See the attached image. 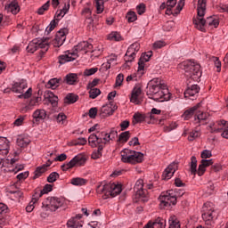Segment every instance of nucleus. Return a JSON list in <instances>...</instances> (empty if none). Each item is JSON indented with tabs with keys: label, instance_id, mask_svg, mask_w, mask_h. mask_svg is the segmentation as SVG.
I'll return each instance as SVG.
<instances>
[{
	"label": "nucleus",
	"instance_id": "5",
	"mask_svg": "<svg viewBox=\"0 0 228 228\" xmlns=\"http://www.w3.org/2000/svg\"><path fill=\"white\" fill-rule=\"evenodd\" d=\"M193 24L195 26L196 29H199V31H206V28L204 26H214V28H218L220 26V21L218 19L209 16L205 20L204 18H196L193 19Z\"/></svg>",
	"mask_w": 228,
	"mask_h": 228
},
{
	"label": "nucleus",
	"instance_id": "63",
	"mask_svg": "<svg viewBox=\"0 0 228 228\" xmlns=\"http://www.w3.org/2000/svg\"><path fill=\"white\" fill-rule=\"evenodd\" d=\"M122 83H124V74L120 73L116 77V86H121Z\"/></svg>",
	"mask_w": 228,
	"mask_h": 228
},
{
	"label": "nucleus",
	"instance_id": "54",
	"mask_svg": "<svg viewBox=\"0 0 228 228\" xmlns=\"http://www.w3.org/2000/svg\"><path fill=\"white\" fill-rule=\"evenodd\" d=\"M191 172H197V158L195 156H192L191 158Z\"/></svg>",
	"mask_w": 228,
	"mask_h": 228
},
{
	"label": "nucleus",
	"instance_id": "48",
	"mask_svg": "<svg viewBox=\"0 0 228 228\" xmlns=\"http://www.w3.org/2000/svg\"><path fill=\"white\" fill-rule=\"evenodd\" d=\"M95 6L97 13H102L104 12V0H95Z\"/></svg>",
	"mask_w": 228,
	"mask_h": 228
},
{
	"label": "nucleus",
	"instance_id": "26",
	"mask_svg": "<svg viewBox=\"0 0 228 228\" xmlns=\"http://www.w3.org/2000/svg\"><path fill=\"white\" fill-rule=\"evenodd\" d=\"M10 146L8 145V142L4 141V138L0 137V159H3L4 156H8V152Z\"/></svg>",
	"mask_w": 228,
	"mask_h": 228
},
{
	"label": "nucleus",
	"instance_id": "32",
	"mask_svg": "<svg viewBox=\"0 0 228 228\" xmlns=\"http://www.w3.org/2000/svg\"><path fill=\"white\" fill-rule=\"evenodd\" d=\"M95 134L101 145H106L107 143H109L108 133L102 131V132H96Z\"/></svg>",
	"mask_w": 228,
	"mask_h": 228
},
{
	"label": "nucleus",
	"instance_id": "14",
	"mask_svg": "<svg viewBox=\"0 0 228 228\" xmlns=\"http://www.w3.org/2000/svg\"><path fill=\"white\" fill-rule=\"evenodd\" d=\"M63 17H65V14H63V12L61 10L57 11L54 15V19L50 22V24L45 28V35H49V33H51V31H53L54 28H56L58 22H60V20H61Z\"/></svg>",
	"mask_w": 228,
	"mask_h": 228
},
{
	"label": "nucleus",
	"instance_id": "42",
	"mask_svg": "<svg viewBox=\"0 0 228 228\" xmlns=\"http://www.w3.org/2000/svg\"><path fill=\"white\" fill-rule=\"evenodd\" d=\"M29 142H30L29 139L20 136V137H18L16 143H17L18 147L24 148V147H28V145H29Z\"/></svg>",
	"mask_w": 228,
	"mask_h": 228
},
{
	"label": "nucleus",
	"instance_id": "56",
	"mask_svg": "<svg viewBox=\"0 0 228 228\" xmlns=\"http://www.w3.org/2000/svg\"><path fill=\"white\" fill-rule=\"evenodd\" d=\"M59 177H60V175L58 173L53 172L47 177V181L48 183H54Z\"/></svg>",
	"mask_w": 228,
	"mask_h": 228
},
{
	"label": "nucleus",
	"instance_id": "35",
	"mask_svg": "<svg viewBox=\"0 0 228 228\" xmlns=\"http://www.w3.org/2000/svg\"><path fill=\"white\" fill-rule=\"evenodd\" d=\"M135 124H142V122H147V118H149L148 114H142L140 112H136L133 117Z\"/></svg>",
	"mask_w": 228,
	"mask_h": 228
},
{
	"label": "nucleus",
	"instance_id": "3",
	"mask_svg": "<svg viewBox=\"0 0 228 228\" xmlns=\"http://www.w3.org/2000/svg\"><path fill=\"white\" fill-rule=\"evenodd\" d=\"M96 193L102 195V199H110V197H117L122 193V185L119 183L100 184L96 188Z\"/></svg>",
	"mask_w": 228,
	"mask_h": 228
},
{
	"label": "nucleus",
	"instance_id": "20",
	"mask_svg": "<svg viewBox=\"0 0 228 228\" xmlns=\"http://www.w3.org/2000/svg\"><path fill=\"white\" fill-rule=\"evenodd\" d=\"M208 113L204 111H200V110L198 109V112L196 113L194 117V123L198 124V126H206V120H208Z\"/></svg>",
	"mask_w": 228,
	"mask_h": 228
},
{
	"label": "nucleus",
	"instance_id": "43",
	"mask_svg": "<svg viewBox=\"0 0 228 228\" xmlns=\"http://www.w3.org/2000/svg\"><path fill=\"white\" fill-rule=\"evenodd\" d=\"M111 65L112 66L117 65V55H115V54H111L110 56H109V59H108L107 63L105 65L107 70L111 69Z\"/></svg>",
	"mask_w": 228,
	"mask_h": 228
},
{
	"label": "nucleus",
	"instance_id": "34",
	"mask_svg": "<svg viewBox=\"0 0 228 228\" xmlns=\"http://www.w3.org/2000/svg\"><path fill=\"white\" fill-rule=\"evenodd\" d=\"M88 143L93 149H95V147H99V145H101V142H99V139L96 134H91L89 135Z\"/></svg>",
	"mask_w": 228,
	"mask_h": 228
},
{
	"label": "nucleus",
	"instance_id": "22",
	"mask_svg": "<svg viewBox=\"0 0 228 228\" xmlns=\"http://www.w3.org/2000/svg\"><path fill=\"white\" fill-rule=\"evenodd\" d=\"M200 92V87L198 85H191L184 92V97L190 99L191 97H195L197 94Z\"/></svg>",
	"mask_w": 228,
	"mask_h": 228
},
{
	"label": "nucleus",
	"instance_id": "6",
	"mask_svg": "<svg viewBox=\"0 0 228 228\" xmlns=\"http://www.w3.org/2000/svg\"><path fill=\"white\" fill-rule=\"evenodd\" d=\"M136 202H147L149 200V192L143 189V181L139 179L134 187Z\"/></svg>",
	"mask_w": 228,
	"mask_h": 228
},
{
	"label": "nucleus",
	"instance_id": "31",
	"mask_svg": "<svg viewBox=\"0 0 228 228\" xmlns=\"http://www.w3.org/2000/svg\"><path fill=\"white\" fill-rule=\"evenodd\" d=\"M61 84V78H52L50 79L45 86L46 88H51L52 90H56L58 88V86H60V85Z\"/></svg>",
	"mask_w": 228,
	"mask_h": 228
},
{
	"label": "nucleus",
	"instance_id": "10",
	"mask_svg": "<svg viewBox=\"0 0 228 228\" xmlns=\"http://www.w3.org/2000/svg\"><path fill=\"white\" fill-rule=\"evenodd\" d=\"M172 191L162 192L159 198L160 202L159 206L162 208H170V206H175L177 204V199L175 196H172Z\"/></svg>",
	"mask_w": 228,
	"mask_h": 228
},
{
	"label": "nucleus",
	"instance_id": "12",
	"mask_svg": "<svg viewBox=\"0 0 228 228\" xmlns=\"http://www.w3.org/2000/svg\"><path fill=\"white\" fill-rule=\"evenodd\" d=\"M118 109V107L113 102H110L108 104L102 107L99 116L101 117V118L111 117V115H113V113H115Z\"/></svg>",
	"mask_w": 228,
	"mask_h": 228
},
{
	"label": "nucleus",
	"instance_id": "11",
	"mask_svg": "<svg viewBox=\"0 0 228 228\" xmlns=\"http://www.w3.org/2000/svg\"><path fill=\"white\" fill-rule=\"evenodd\" d=\"M67 35H69V28H61L56 33L55 37L53 40V47H61V45L65 43V40H67Z\"/></svg>",
	"mask_w": 228,
	"mask_h": 228
},
{
	"label": "nucleus",
	"instance_id": "49",
	"mask_svg": "<svg viewBox=\"0 0 228 228\" xmlns=\"http://www.w3.org/2000/svg\"><path fill=\"white\" fill-rule=\"evenodd\" d=\"M49 6H51V1H47L37 10L38 15H44V13L49 10Z\"/></svg>",
	"mask_w": 228,
	"mask_h": 228
},
{
	"label": "nucleus",
	"instance_id": "64",
	"mask_svg": "<svg viewBox=\"0 0 228 228\" xmlns=\"http://www.w3.org/2000/svg\"><path fill=\"white\" fill-rule=\"evenodd\" d=\"M136 10L138 15H143V13H145V4H140L139 5H137Z\"/></svg>",
	"mask_w": 228,
	"mask_h": 228
},
{
	"label": "nucleus",
	"instance_id": "2",
	"mask_svg": "<svg viewBox=\"0 0 228 228\" xmlns=\"http://www.w3.org/2000/svg\"><path fill=\"white\" fill-rule=\"evenodd\" d=\"M182 70H184L186 77L192 79L193 81H200L202 77V71L200 70V64L192 61H185L179 65Z\"/></svg>",
	"mask_w": 228,
	"mask_h": 228
},
{
	"label": "nucleus",
	"instance_id": "25",
	"mask_svg": "<svg viewBox=\"0 0 228 228\" xmlns=\"http://www.w3.org/2000/svg\"><path fill=\"white\" fill-rule=\"evenodd\" d=\"M151 56H152V52H148L147 53L142 54L138 61V72L145 69V62L151 60Z\"/></svg>",
	"mask_w": 228,
	"mask_h": 228
},
{
	"label": "nucleus",
	"instance_id": "19",
	"mask_svg": "<svg viewBox=\"0 0 228 228\" xmlns=\"http://www.w3.org/2000/svg\"><path fill=\"white\" fill-rule=\"evenodd\" d=\"M200 106H202L201 102L197 103L193 107L190 108L189 110H186L183 114L182 115V118L184 120H190L193 115H196V113L199 111Z\"/></svg>",
	"mask_w": 228,
	"mask_h": 228
},
{
	"label": "nucleus",
	"instance_id": "39",
	"mask_svg": "<svg viewBox=\"0 0 228 228\" xmlns=\"http://www.w3.org/2000/svg\"><path fill=\"white\" fill-rule=\"evenodd\" d=\"M47 99L53 108L58 106V96H56L53 92L47 93Z\"/></svg>",
	"mask_w": 228,
	"mask_h": 228
},
{
	"label": "nucleus",
	"instance_id": "18",
	"mask_svg": "<svg viewBox=\"0 0 228 228\" xmlns=\"http://www.w3.org/2000/svg\"><path fill=\"white\" fill-rule=\"evenodd\" d=\"M83 215L78 214L75 217H71L67 225L69 228H79L83 227Z\"/></svg>",
	"mask_w": 228,
	"mask_h": 228
},
{
	"label": "nucleus",
	"instance_id": "7",
	"mask_svg": "<svg viewBox=\"0 0 228 228\" xmlns=\"http://www.w3.org/2000/svg\"><path fill=\"white\" fill-rule=\"evenodd\" d=\"M47 38H35L31 42H29L28 45L27 46V51L33 54L38 49H45V51H49V44L45 42Z\"/></svg>",
	"mask_w": 228,
	"mask_h": 228
},
{
	"label": "nucleus",
	"instance_id": "16",
	"mask_svg": "<svg viewBox=\"0 0 228 228\" xmlns=\"http://www.w3.org/2000/svg\"><path fill=\"white\" fill-rule=\"evenodd\" d=\"M28 88V82L21 79L19 82H14L12 86V92L14 94H24V90Z\"/></svg>",
	"mask_w": 228,
	"mask_h": 228
},
{
	"label": "nucleus",
	"instance_id": "24",
	"mask_svg": "<svg viewBox=\"0 0 228 228\" xmlns=\"http://www.w3.org/2000/svg\"><path fill=\"white\" fill-rule=\"evenodd\" d=\"M5 11L8 13H12V15H17L19 12H20V7L19 6V3L17 1H12L9 4L5 5Z\"/></svg>",
	"mask_w": 228,
	"mask_h": 228
},
{
	"label": "nucleus",
	"instance_id": "51",
	"mask_svg": "<svg viewBox=\"0 0 228 228\" xmlns=\"http://www.w3.org/2000/svg\"><path fill=\"white\" fill-rule=\"evenodd\" d=\"M148 118L151 120H156V118H154V115H161V110H158L156 108L151 109V113H148Z\"/></svg>",
	"mask_w": 228,
	"mask_h": 228
},
{
	"label": "nucleus",
	"instance_id": "44",
	"mask_svg": "<svg viewBox=\"0 0 228 228\" xmlns=\"http://www.w3.org/2000/svg\"><path fill=\"white\" fill-rule=\"evenodd\" d=\"M129 138H131V132L126 131L119 134L118 142H121L122 143H126V142H127Z\"/></svg>",
	"mask_w": 228,
	"mask_h": 228
},
{
	"label": "nucleus",
	"instance_id": "36",
	"mask_svg": "<svg viewBox=\"0 0 228 228\" xmlns=\"http://www.w3.org/2000/svg\"><path fill=\"white\" fill-rule=\"evenodd\" d=\"M97 150H94L91 155L92 159H99L102 158V151H104V145L100 144L97 146Z\"/></svg>",
	"mask_w": 228,
	"mask_h": 228
},
{
	"label": "nucleus",
	"instance_id": "46",
	"mask_svg": "<svg viewBox=\"0 0 228 228\" xmlns=\"http://www.w3.org/2000/svg\"><path fill=\"white\" fill-rule=\"evenodd\" d=\"M169 228H181V224H179V220L175 216H173L169 218Z\"/></svg>",
	"mask_w": 228,
	"mask_h": 228
},
{
	"label": "nucleus",
	"instance_id": "8",
	"mask_svg": "<svg viewBox=\"0 0 228 228\" xmlns=\"http://www.w3.org/2000/svg\"><path fill=\"white\" fill-rule=\"evenodd\" d=\"M63 206V200L56 197H48L43 201V208L50 211H57Z\"/></svg>",
	"mask_w": 228,
	"mask_h": 228
},
{
	"label": "nucleus",
	"instance_id": "61",
	"mask_svg": "<svg viewBox=\"0 0 228 228\" xmlns=\"http://www.w3.org/2000/svg\"><path fill=\"white\" fill-rule=\"evenodd\" d=\"M56 120H57L58 124H63V122H65V120H67V116L64 113H59L56 116Z\"/></svg>",
	"mask_w": 228,
	"mask_h": 228
},
{
	"label": "nucleus",
	"instance_id": "13",
	"mask_svg": "<svg viewBox=\"0 0 228 228\" xmlns=\"http://www.w3.org/2000/svg\"><path fill=\"white\" fill-rule=\"evenodd\" d=\"M138 51H140V43L135 42L134 44H132L126 54H125V61L126 63H131V61H133V60H134V57L136 56V53H138Z\"/></svg>",
	"mask_w": 228,
	"mask_h": 228
},
{
	"label": "nucleus",
	"instance_id": "55",
	"mask_svg": "<svg viewBox=\"0 0 228 228\" xmlns=\"http://www.w3.org/2000/svg\"><path fill=\"white\" fill-rule=\"evenodd\" d=\"M98 70H99L98 68L86 69L84 70V76L86 77L94 76V74H95Z\"/></svg>",
	"mask_w": 228,
	"mask_h": 228
},
{
	"label": "nucleus",
	"instance_id": "53",
	"mask_svg": "<svg viewBox=\"0 0 228 228\" xmlns=\"http://www.w3.org/2000/svg\"><path fill=\"white\" fill-rule=\"evenodd\" d=\"M118 135V132H117V130H110V133H107V138H108V141H109V143L110 142L115 140V138H117V136Z\"/></svg>",
	"mask_w": 228,
	"mask_h": 228
},
{
	"label": "nucleus",
	"instance_id": "57",
	"mask_svg": "<svg viewBox=\"0 0 228 228\" xmlns=\"http://www.w3.org/2000/svg\"><path fill=\"white\" fill-rule=\"evenodd\" d=\"M110 40H115V42H120L122 40V36H120V33L114 32L110 35Z\"/></svg>",
	"mask_w": 228,
	"mask_h": 228
},
{
	"label": "nucleus",
	"instance_id": "62",
	"mask_svg": "<svg viewBox=\"0 0 228 228\" xmlns=\"http://www.w3.org/2000/svg\"><path fill=\"white\" fill-rule=\"evenodd\" d=\"M86 138L80 137L73 142L74 145H86Z\"/></svg>",
	"mask_w": 228,
	"mask_h": 228
},
{
	"label": "nucleus",
	"instance_id": "1",
	"mask_svg": "<svg viewBox=\"0 0 228 228\" xmlns=\"http://www.w3.org/2000/svg\"><path fill=\"white\" fill-rule=\"evenodd\" d=\"M147 88V95H150L151 99L156 102H165V101H170V97H172L167 85L161 83V78L157 77L150 80Z\"/></svg>",
	"mask_w": 228,
	"mask_h": 228
},
{
	"label": "nucleus",
	"instance_id": "60",
	"mask_svg": "<svg viewBox=\"0 0 228 228\" xmlns=\"http://www.w3.org/2000/svg\"><path fill=\"white\" fill-rule=\"evenodd\" d=\"M212 156H213V153H211V151H209V150H204L200 155L202 159H208L211 158Z\"/></svg>",
	"mask_w": 228,
	"mask_h": 228
},
{
	"label": "nucleus",
	"instance_id": "29",
	"mask_svg": "<svg viewBox=\"0 0 228 228\" xmlns=\"http://www.w3.org/2000/svg\"><path fill=\"white\" fill-rule=\"evenodd\" d=\"M32 117L36 122H40V120H45V117H47V112L45 110L37 109L34 111Z\"/></svg>",
	"mask_w": 228,
	"mask_h": 228
},
{
	"label": "nucleus",
	"instance_id": "27",
	"mask_svg": "<svg viewBox=\"0 0 228 228\" xmlns=\"http://www.w3.org/2000/svg\"><path fill=\"white\" fill-rule=\"evenodd\" d=\"M183 6H184V3H183V0H180L174 11L172 10V7H167L166 15H179L183 10Z\"/></svg>",
	"mask_w": 228,
	"mask_h": 228
},
{
	"label": "nucleus",
	"instance_id": "33",
	"mask_svg": "<svg viewBox=\"0 0 228 228\" xmlns=\"http://www.w3.org/2000/svg\"><path fill=\"white\" fill-rule=\"evenodd\" d=\"M211 165H213V159H201L200 164L199 165L198 167V172H206V168H208V167H211Z\"/></svg>",
	"mask_w": 228,
	"mask_h": 228
},
{
	"label": "nucleus",
	"instance_id": "23",
	"mask_svg": "<svg viewBox=\"0 0 228 228\" xmlns=\"http://www.w3.org/2000/svg\"><path fill=\"white\" fill-rule=\"evenodd\" d=\"M207 4H208V0H198V7H197L198 19H203L204 15H206Z\"/></svg>",
	"mask_w": 228,
	"mask_h": 228
},
{
	"label": "nucleus",
	"instance_id": "59",
	"mask_svg": "<svg viewBox=\"0 0 228 228\" xmlns=\"http://www.w3.org/2000/svg\"><path fill=\"white\" fill-rule=\"evenodd\" d=\"M200 134V133L197 130L191 132L190 135L188 137L189 142H193V140H195V138H199Z\"/></svg>",
	"mask_w": 228,
	"mask_h": 228
},
{
	"label": "nucleus",
	"instance_id": "47",
	"mask_svg": "<svg viewBox=\"0 0 228 228\" xmlns=\"http://www.w3.org/2000/svg\"><path fill=\"white\" fill-rule=\"evenodd\" d=\"M101 95V89L92 87L89 91L90 99H97Z\"/></svg>",
	"mask_w": 228,
	"mask_h": 228
},
{
	"label": "nucleus",
	"instance_id": "9",
	"mask_svg": "<svg viewBox=\"0 0 228 228\" xmlns=\"http://www.w3.org/2000/svg\"><path fill=\"white\" fill-rule=\"evenodd\" d=\"M86 163V158L85 156L79 154L75 156L69 162L63 164L61 167L63 172L67 170H70V168H74L75 167H83Z\"/></svg>",
	"mask_w": 228,
	"mask_h": 228
},
{
	"label": "nucleus",
	"instance_id": "4",
	"mask_svg": "<svg viewBox=\"0 0 228 228\" xmlns=\"http://www.w3.org/2000/svg\"><path fill=\"white\" fill-rule=\"evenodd\" d=\"M121 161L123 163H130L131 165L142 163L143 161V153L133 150H123L121 151Z\"/></svg>",
	"mask_w": 228,
	"mask_h": 228
},
{
	"label": "nucleus",
	"instance_id": "30",
	"mask_svg": "<svg viewBox=\"0 0 228 228\" xmlns=\"http://www.w3.org/2000/svg\"><path fill=\"white\" fill-rule=\"evenodd\" d=\"M140 95H142V88L134 87L132 91V95L130 98L131 102L138 104V102H140V101L138 100V97H140Z\"/></svg>",
	"mask_w": 228,
	"mask_h": 228
},
{
	"label": "nucleus",
	"instance_id": "52",
	"mask_svg": "<svg viewBox=\"0 0 228 228\" xmlns=\"http://www.w3.org/2000/svg\"><path fill=\"white\" fill-rule=\"evenodd\" d=\"M138 19V16H136V12L130 11L126 13V20L128 22H134Z\"/></svg>",
	"mask_w": 228,
	"mask_h": 228
},
{
	"label": "nucleus",
	"instance_id": "17",
	"mask_svg": "<svg viewBox=\"0 0 228 228\" xmlns=\"http://www.w3.org/2000/svg\"><path fill=\"white\" fill-rule=\"evenodd\" d=\"M78 56L79 55L76 52H73V53L69 52L68 53H64L59 56V63L60 65H65V63L69 61H74V60L78 58Z\"/></svg>",
	"mask_w": 228,
	"mask_h": 228
},
{
	"label": "nucleus",
	"instance_id": "28",
	"mask_svg": "<svg viewBox=\"0 0 228 228\" xmlns=\"http://www.w3.org/2000/svg\"><path fill=\"white\" fill-rule=\"evenodd\" d=\"M78 82L79 78L76 73H69L64 77V83H66V85H77Z\"/></svg>",
	"mask_w": 228,
	"mask_h": 228
},
{
	"label": "nucleus",
	"instance_id": "58",
	"mask_svg": "<svg viewBox=\"0 0 228 228\" xmlns=\"http://www.w3.org/2000/svg\"><path fill=\"white\" fill-rule=\"evenodd\" d=\"M212 60L214 61L215 67L217 69V72H221L222 70V61H220V59L218 57H212Z\"/></svg>",
	"mask_w": 228,
	"mask_h": 228
},
{
	"label": "nucleus",
	"instance_id": "15",
	"mask_svg": "<svg viewBox=\"0 0 228 228\" xmlns=\"http://www.w3.org/2000/svg\"><path fill=\"white\" fill-rule=\"evenodd\" d=\"M50 191H53V185L47 183L44 186L43 190L37 189L35 191V193L32 197V202H38V199L42 197L43 195H45V193H49Z\"/></svg>",
	"mask_w": 228,
	"mask_h": 228
},
{
	"label": "nucleus",
	"instance_id": "50",
	"mask_svg": "<svg viewBox=\"0 0 228 228\" xmlns=\"http://www.w3.org/2000/svg\"><path fill=\"white\" fill-rule=\"evenodd\" d=\"M33 95V89L29 87L25 93H21V94L18 95L19 99H29Z\"/></svg>",
	"mask_w": 228,
	"mask_h": 228
},
{
	"label": "nucleus",
	"instance_id": "37",
	"mask_svg": "<svg viewBox=\"0 0 228 228\" xmlns=\"http://www.w3.org/2000/svg\"><path fill=\"white\" fill-rule=\"evenodd\" d=\"M86 183H88V180L81 177H75L70 179V184L73 186H85Z\"/></svg>",
	"mask_w": 228,
	"mask_h": 228
},
{
	"label": "nucleus",
	"instance_id": "40",
	"mask_svg": "<svg viewBox=\"0 0 228 228\" xmlns=\"http://www.w3.org/2000/svg\"><path fill=\"white\" fill-rule=\"evenodd\" d=\"M40 101H42V98L41 97H38V96H34L31 98L28 105H27L25 108L26 110H32V108L34 106H38V102H40Z\"/></svg>",
	"mask_w": 228,
	"mask_h": 228
},
{
	"label": "nucleus",
	"instance_id": "38",
	"mask_svg": "<svg viewBox=\"0 0 228 228\" xmlns=\"http://www.w3.org/2000/svg\"><path fill=\"white\" fill-rule=\"evenodd\" d=\"M79 99V96L69 93L65 97V102L66 104H74L75 102H77V100Z\"/></svg>",
	"mask_w": 228,
	"mask_h": 228
},
{
	"label": "nucleus",
	"instance_id": "21",
	"mask_svg": "<svg viewBox=\"0 0 228 228\" xmlns=\"http://www.w3.org/2000/svg\"><path fill=\"white\" fill-rule=\"evenodd\" d=\"M94 48V45L87 41H82L78 43L75 47V51L73 53H81V51H86V53H88V51H92Z\"/></svg>",
	"mask_w": 228,
	"mask_h": 228
},
{
	"label": "nucleus",
	"instance_id": "41",
	"mask_svg": "<svg viewBox=\"0 0 228 228\" xmlns=\"http://www.w3.org/2000/svg\"><path fill=\"white\" fill-rule=\"evenodd\" d=\"M53 165V161L51 159H48L45 164L42 166H39L36 168L35 172H47L49 170V167Z\"/></svg>",
	"mask_w": 228,
	"mask_h": 228
},
{
	"label": "nucleus",
	"instance_id": "45",
	"mask_svg": "<svg viewBox=\"0 0 228 228\" xmlns=\"http://www.w3.org/2000/svg\"><path fill=\"white\" fill-rule=\"evenodd\" d=\"M179 170V162L174 161L167 166L164 172H177Z\"/></svg>",
	"mask_w": 228,
	"mask_h": 228
}]
</instances>
